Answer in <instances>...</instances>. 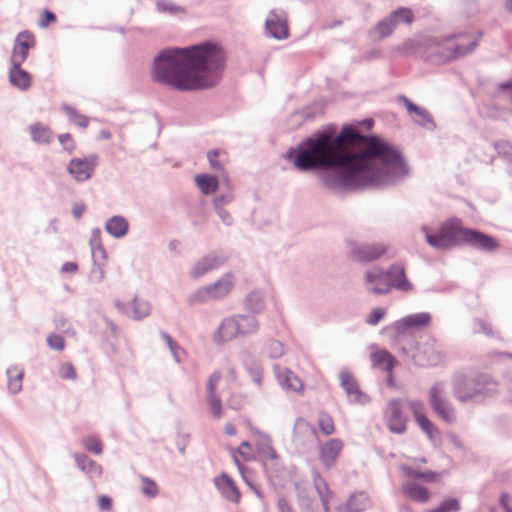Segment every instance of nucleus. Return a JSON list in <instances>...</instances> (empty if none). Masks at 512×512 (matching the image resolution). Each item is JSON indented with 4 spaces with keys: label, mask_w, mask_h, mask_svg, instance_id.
Returning a JSON list of instances; mask_svg holds the SVG:
<instances>
[{
    "label": "nucleus",
    "mask_w": 512,
    "mask_h": 512,
    "mask_svg": "<svg viewBox=\"0 0 512 512\" xmlns=\"http://www.w3.org/2000/svg\"><path fill=\"white\" fill-rule=\"evenodd\" d=\"M293 163L301 171L337 168L340 186L361 188L385 184L403 160L388 142L348 127L335 137L322 133L308 139L298 147Z\"/></svg>",
    "instance_id": "obj_1"
},
{
    "label": "nucleus",
    "mask_w": 512,
    "mask_h": 512,
    "mask_svg": "<svg viewBox=\"0 0 512 512\" xmlns=\"http://www.w3.org/2000/svg\"><path fill=\"white\" fill-rule=\"evenodd\" d=\"M224 64L225 54L216 45L169 48L154 59L151 77L179 91L207 89L217 84Z\"/></svg>",
    "instance_id": "obj_2"
},
{
    "label": "nucleus",
    "mask_w": 512,
    "mask_h": 512,
    "mask_svg": "<svg viewBox=\"0 0 512 512\" xmlns=\"http://www.w3.org/2000/svg\"><path fill=\"white\" fill-rule=\"evenodd\" d=\"M465 229L460 219L450 218L440 226L436 234H430L426 227L423 232L430 246L445 249L463 243Z\"/></svg>",
    "instance_id": "obj_3"
},
{
    "label": "nucleus",
    "mask_w": 512,
    "mask_h": 512,
    "mask_svg": "<svg viewBox=\"0 0 512 512\" xmlns=\"http://www.w3.org/2000/svg\"><path fill=\"white\" fill-rule=\"evenodd\" d=\"M234 287V277L232 274H225L214 284L199 289L194 295L195 301L216 300L227 296Z\"/></svg>",
    "instance_id": "obj_4"
},
{
    "label": "nucleus",
    "mask_w": 512,
    "mask_h": 512,
    "mask_svg": "<svg viewBox=\"0 0 512 512\" xmlns=\"http://www.w3.org/2000/svg\"><path fill=\"white\" fill-rule=\"evenodd\" d=\"M429 401L432 409L443 421L452 423L456 419V411L444 396L441 384H435L429 391Z\"/></svg>",
    "instance_id": "obj_5"
},
{
    "label": "nucleus",
    "mask_w": 512,
    "mask_h": 512,
    "mask_svg": "<svg viewBox=\"0 0 512 512\" xmlns=\"http://www.w3.org/2000/svg\"><path fill=\"white\" fill-rule=\"evenodd\" d=\"M384 420L392 433L403 434L406 431L407 419L402 413V402L400 399L389 401L384 412Z\"/></svg>",
    "instance_id": "obj_6"
},
{
    "label": "nucleus",
    "mask_w": 512,
    "mask_h": 512,
    "mask_svg": "<svg viewBox=\"0 0 512 512\" xmlns=\"http://www.w3.org/2000/svg\"><path fill=\"white\" fill-rule=\"evenodd\" d=\"M36 44L34 35L29 31H23L16 37L13 52L11 55V63L21 65L28 56L29 49Z\"/></svg>",
    "instance_id": "obj_7"
},
{
    "label": "nucleus",
    "mask_w": 512,
    "mask_h": 512,
    "mask_svg": "<svg viewBox=\"0 0 512 512\" xmlns=\"http://www.w3.org/2000/svg\"><path fill=\"white\" fill-rule=\"evenodd\" d=\"M366 284L371 292L375 294H387L391 291V283L388 278V270L384 271L374 267L365 274Z\"/></svg>",
    "instance_id": "obj_8"
},
{
    "label": "nucleus",
    "mask_w": 512,
    "mask_h": 512,
    "mask_svg": "<svg viewBox=\"0 0 512 512\" xmlns=\"http://www.w3.org/2000/svg\"><path fill=\"white\" fill-rule=\"evenodd\" d=\"M431 315L429 313L411 314L396 321L392 325V329L398 334H404L411 329L424 328L429 326Z\"/></svg>",
    "instance_id": "obj_9"
},
{
    "label": "nucleus",
    "mask_w": 512,
    "mask_h": 512,
    "mask_svg": "<svg viewBox=\"0 0 512 512\" xmlns=\"http://www.w3.org/2000/svg\"><path fill=\"white\" fill-rule=\"evenodd\" d=\"M343 446V441L338 438L330 439L319 446V458L326 468L334 466Z\"/></svg>",
    "instance_id": "obj_10"
},
{
    "label": "nucleus",
    "mask_w": 512,
    "mask_h": 512,
    "mask_svg": "<svg viewBox=\"0 0 512 512\" xmlns=\"http://www.w3.org/2000/svg\"><path fill=\"white\" fill-rule=\"evenodd\" d=\"M463 241V243H468L485 251H493L498 248V242L495 238L474 229H465Z\"/></svg>",
    "instance_id": "obj_11"
},
{
    "label": "nucleus",
    "mask_w": 512,
    "mask_h": 512,
    "mask_svg": "<svg viewBox=\"0 0 512 512\" xmlns=\"http://www.w3.org/2000/svg\"><path fill=\"white\" fill-rule=\"evenodd\" d=\"M95 158H74L69 162L68 172L76 181L88 180L94 171Z\"/></svg>",
    "instance_id": "obj_12"
},
{
    "label": "nucleus",
    "mask_w": 512,
    "mask_h": 512,
    "mask_svg": "<svg viewBox=\"0 0 512 512\" xmlns=\"http://www.w3.org/2000/svg\"><path fill=\"white\" fill-rule=\"evenodd\" d=\"M221 379L220 372L216 371L211 374L207 381V390H208V407L210 410V413L213 415V417L219 419L222 417V406H221V400L219 396L217 395V386Z\"/></svg>",
    "instance_id": "obj_13"
},
{
    "label": "nucleus",
    "mask_w": 512,
    "mask_h": 512,
    "mask_svg": "<svg viewBox=\"0 0 512 512\" xmlns=\"http://www.w3.org/2000/svg\"><path fill=\"white\" fill-rule=\"evenodd\" d=\"M481 392L482 390L474 381L467 380L463 376H457L454 379V394L461 402L469 401Z\"/></svg>",
    "instance_id": "obj_14"
},
{
    "label": "nucleus",
    "mask_w": 512,
    "mask_h": 512,
    "mask_svg": "<svg viewBox=\"0 0 512 512\" xmlns=\"http://www.w3.org/2000/svg\"><path fill=\"white\" fill-rule=\"evenodd\" d=\"M476 46V40L471 35H461L455 39L449 40L448 48L453 50L447 57L456 58L465 55L469 51L473 50Z\"/></svg>",
    "instance_id": "obj_15"
},
{
    "label": "nucleus",
    "mask_w": 512,
    "mask_h": 512,
    "mask_svg": "<svg viewBox=\"0 0 512 512\" xmlns=\"http://www.w3.org/2000/svg\"><path fill=\"white\" fill-rule=\"evenodd\" d=\"M340 381L341 386L347 392L351 400L358 403H365L368 401V396L359 390L358 384L352 374L349 372H341Z\"/></svg>",
    "instance_id": "obj_16"
},
{
    "label": "nucleus",
    "mask_w": 512,
    "mask_h": 512,
    "mask_svg": "<svg viewBox=\"0 0 512 512\" xmlns=\"http://www.w3.org/2000/svg\"><path fill=\"white\" fill-rule=\"evenodd\" d=\"M237 327L233 317L224 319L214 335V340L218 344H223L235 339L239 336Z\"/></svg>",
    "instance_id": "obj_17"
},
{
    "label": "nucleus",
    "mask_w": 512,
    "mask_h": 512,
    "mask_svg": "<svg viewBox=\"0 0 512 512\" xmlns=\"http://www.w3.org/2000/svg\"><path fill=\"white\" fill-rule=\"evenodd\" d=\"M388 278L391 289L395 288L405 292L412 290V284L406 278L405 269L402 265H392L388 270Z\"/></svg>",
    "instance_id": "obj_18"
},
{
    "label": "nucleus",
    "mask_w": 512,
    "mask_h": 512,
    "mask_svg": "<svg viewBox=\"0 0 512 512\" xmlns=\"http://www.w3.org/2000/svg\"><path fill=\"white\" fill-rule=\"evenodd\" d=\"M215 485L226 499L235 503L239 502L241 494L234 481L229 476L222 474L217 477L215 479Z\"/></svg>",
    "instance_id": "obj_19"
},
{
    "label": "nucleus",
    "mask_w": 512,
    "mask_h": 512,
    "mask_svg": "<svg viewBox=\"0 0 512 512\" xmlns=\"http://www.w3.org/2000/svg\"><path fill=\"white\" fill-rule=\"evenodd\" d=\"M223 263V259L218 256H206L200 259L192 268L191 276L199 278L204 274L218 268Z\"/></svg>",
    "instance_id": "obj_20"
},
{
    "label": "nucleus",
    "mask_w": 512,
    "mask_h": 512,
    "mask_svg": "<svg viewBox=\"0 0 512 512\" xmlns=\"http://www.w3.org/2000/svg\"><path fill=\"white\" fill-rule=\"evenodd\" d=\"M415 362L420 366H433L440 361V355L432 344L424 345L414 356Z\"/></svg>",
    "instance_id": "obj_21"
},
{
    "label": "nucleus",
    "mask_w": 512,
    "mask_h": 512,
    "mask_svg": "<svg viewBox=\"0 0 512 512\" xmlns=\"http://www.w3.org/2000/svg\"><path fill=\"white\" fill-rule=\"evenodd\" d=\"M370 498L365 492L352 494L345 505L341 508L343 512H362L370 506Z\"/></svg>",
    "instance_id": "obj_22"
},
{
    "label": "nucleus",
    "mask_w": 512,
    "mask_h": 512,
    "mask_svg": "<svg viewBox=\"0 0 512 512\" xmlns=\"http://www.w3.org/2000/svg\"><path fill=\"white\" fill-rule=\"evenodd\" d=\"M402 492L407 498L419 503H426L430 499L429 491L415 482L405 483L402 486Z\"/></svg>",
    "instance_id": "obj_23"
},
{
    "label": "nucleus",
    "mask_w": 512,
    "mask_h": 512,
    "mask_svg": "<svg viewBox=\"0 0 512 512\" xmlns=\"http://www.w3.org/2000/svg\"><path fill=\"white\" fill-rule=\"evenodd\" d=\"M277 378L282 386L286 390L293 392H300L303 390L302 381L289 369H282L277 372Z\"/></svg>",
    "instance_id": "obj_24"
},
{
    "label": "nucleus",
    "mask_w": 512,
    "mask_h": 512,
    "mask_svg": "<svg viewBox=\"0 0 512 512\" xmlns=\"http://www.w3.org/2000/svg\"><path fill=\"white\" fill-rule=\"evenodd\" d=\"M9 80L13 86L20 90H26L31 85V75L16 64H12L9 71Z\"/></svg>",
    "instance_id": "obj_25"
},
{
    "label": "nucleus",
    "mask_w": 512,
    "mask_h": 512,
    "mask_svg": "<svg viewBox=\"0 0 512 512\" xmlns=\"http://www.w3.org/2000/svg\"><path fill=\"white\" fill-rule=\"evenodd\" d=\"M387 251L384 244H372L360 248L356 255L359 261H374L383 256Z\"/></svg>",
    "instance_id": "obj_26"
},
{
    "label": "nucleus",
    "mask_w": 512,
    "mask_h": 512,
    "mask_svg": "<svg viewBox=\"0 0 512 512\" xmlns=\"http://www.w3.org/2000/svg\"><path fill=\"white\" fill-rule=\"evenodd\" d=\"M371 361L374 367L391 371L396 364L395 358L386 350H377L371 354Z\"/></svg>",
    "instance_id": "obj_27"
},
{
    "label": "nucleus",
    "mask_w": 512,
    "mask_h": 512,
    "mask_svg": "<svg viewBox=\"0 0 512 512\" xmlns=\"http://www.w3.org/2000/svg\"><path fill=\"white\" fill-rule=\"evenodd\" d=\"M233 318L236 320L239 336L248 335L258 330V322L252 315H237Z\"/></svg>",
    "instance_id": "obj_28"
},
{
    "label": "nucleus",
    "mask_w": 512,
    "mask_h": 512,
    "mask_svg": "<svg viewBox=\"0 0 512 512\" xmlns=\"http://www.w3.org/2000/svg\"><path fill=\"white\" fill-rule=\"evenodd\" d=\"M75 459L78 467L86 474L94 478L101 477L103 470L100 464L89 459L86 455H76Z\"/></svg>",
    "instance_id": "obj_29"
},
{
    "label": "nucleus",
    "mask_w": 512,
    "mask_h": 512,
    "mask_svg": "<svg viewBox=\"0 0 512 512\" xmlns=\"http://www.w3.org/2000/svg\"><path fill=\"white\" fill-rule=\"evenodd\" d=\"M24 371L21 367L14 365L7 369L8 389L12 393H18L22 389Z\"/></svg>",
    "instance_id": "obj_30"
},
{
    "label": "nucleus",
    "mask_w": 512,
    "mask_h": 512,
    "mask_svg": "<svg viewBox=\"0 0 512 512\" xmlns=\"http://www.w3.org/2000/svg\"><path fill=\"white\" fill-rule=\"evenodd\" d=\"M194 180L202 193L206 195L214 193L219 185L217 178L209 174H198Z\"/></svg>",
    "instance_id": "obj_31"
},
{
    "label": "nucleus",
    "mask_w": 512,
    "mask_h": 512,
    "mask_svg": "<svg viewBox=\"0 0 512 512\" xmlns=\"http://www.w3.org/2000/svg\"><path fill=\"white\" fill-rule=\"evenodd\" d=\"M105 227L109 234L119 238L127 233L128 223L123 217L115 216L107 221Z\"/></svg>",
    "instance_id": "obj_32"
},
{
    "label": "nucleus",
    "mask_w": 512,
    "mask_h": 512,
    "mask_svg": "<svg viewBox=\"0 0 512 512\" xmlns=\"http://www.w3.org/2000/svg\"><path fill=\"white\" fill-rule=\"evenodd\" d=\"M235 464L241 469V461H250L253 459V449L250 443L243 441L236 450L231 451Z\"/></svg>",
    "instance_id": "obj_33"
},
{
    "label": "nucleus",
    "mask_w": 512,
    "mask_h": 512,
    "mask_svg": "<svg viewBox=\"0 0 512 512\" xmlns=\"http://www.w3.org/2000/svg\"><path fill=\"white\" fill-rule=\"evenodd\" d=\"M396 20H393L391 15L379 22L372 30V33L374 34L375 38L382 39L384 37H387L391 35L396 28Z\"/></svg>",
    "instance_id": "obj_34"
},
{
    "label": "nucleus",
    "mask_w": 512,
    "mask_h": 512,
    "mask_svg": "<svg viewBox=\"0 0 512 512\" xmlns=\"http://www.w3.org/2000/svg\"><path fill=\"white\" fill-rule=\"evenodd\" d=\"M402 470L407 477L420 478L427 482L437 483L440 481L441 478V474L433 471L421 472L408 466H403Z\"/></svg>",
    "instance_id": "obj_35"
},
{
    "label": "nucleus",
    "mask_w": 512,
    "mask_h": 512,
    "mask_svg": "<svg viewBox=\"0 0 512 512\" xmlns=\"http://www.w3.org/2000/svg\"><path fill=\"white\" fill-rule=\"evenodd\" d=\"M267 31L277 39H284L288 36V27L281 20L268 19L266 21Z\"/></svg>",
    "instance_id": "obj_36"
},
{
    "label": "nucleus",
    "mask_w": 512,
    "mask_h": 512,
    "mask_svg": "<svg viewBox=\"0 0 512 512\" xmlns=\"http://www.w3.org/2000/svg\"><path fill=\"white\" fill-rule=\"evenodd\" d=\"M150 312V306L149 304L138 297H135L132 300V303L130 305V310L128 313H130L135 319H142L146 317Z\"/></svg>",
    "instance_id": "obj_37"
},
{
    "label": "nucleus",
    "mask_w": 512,
    "mask_h": 512,
    "mask_svg": "<svg viewBox=\"0 0 512 512\" xmlns=\"http://www.w3.org/2000/svg\"><path fill=\"white\" fill-rule=\"evenodd\" d=\"M318 427L325 436H330L336 431L333 417L324 411L320 412L318 415Z\"/></svg>",
    "instance_id": "obj_38"
},
{
    "label": "nucleus",
    "mask_w": 512,
    "mask_h": 512,
    "mask_svg": "<svg viewBox=\"0 0 512 512\" xmlns=\"http://www.w3.org/2000/svg\"><path fill=\"white\" fill-rule=\"evenodd\" d=\"M62 110L65 112L69 121L80 128H87L90 120L87 116L80 114L74 108L70 106H63Z\"/></svg>",
    "instance_id": "obj_39"
},
{
    "label": "nucleus",
    "mask_w": 512,
    "mask_h": 512,
    "mask_svg": "<svg viewBox=\"0 0 512 512\" xmlns=\"http://www.w3.org/2000/svg\"><path fill=\"white\" fill-rule=\"evenodd\" d=\"M30 132L33 140L36 142L49 143L52 138L51 131L40 124L32 125Z\"/></svg>",
    "instance_id": "obj_40"
},
{
    "label": "nucleus",
    "mask_w": 512,
    "mask_h": 512,
    "mask_svg": "<svg viewBox=\"0 0 512 512\" xmlns=\"http://www.w3.org/2000/svg\"><path fill=\"white\" fill-rule=\"evenodd\" d=\"M257 452L260 459L264 462L276 461L279 457L275 449L268 441L257 445Z\"/></svg>",
    "instance_id": "obj_41"
},
{
    "label": "nucleus",
    "mask_w": 512,
    "mask_h": 512,
    "mask_svg": "<svg viewBox=\"0 0 512 512\" xmlns=\"http://www.w3.org/2000/svg\"><path fill=\"white\" fill-rule=\"evenodd\" d=\"M402 100L406 106V109L407 111L410 113V114H415L416 115V118L415 120L418 121V122H422V121H427L429 120V113L424 110V109H421L420 107H418L417 105H415L414 103H412L408 98L406 97H402Z\"/></svg>",
    "instance_id": "obj_42"
},
{
    "label": "nucleus",
    "mask_w": 512,
    "mask_h": 512,
    "mask_svg": "<svg viewBox=\"0 0 512 512\" xmlns=\"http://www.w3.org/2000/svg\"><path fill=\"white\" fill-rule=\"evenodd\" d=\"M391 17L393 20H396V25L398 23H406L411 24L414 20V14L413 11L406 7H401L392 12Z\"/></svg>",
    "instance_id": "obj_43"
},
{
    "label": "nucleus",
    "mask_w": 512,
    "mask_h": 512,
    "mask_svg": "<svg viewBox=\"0 0 512 512\" xmlns=\"http://www.w3.org/2000/svg\"><path fill=\"white\" fill-rule=\"evenodd\" d=\"M460 510L459 501L455 498H448L443 500L439 506L427 512H457Z\"/></svg>",
    "instance_id": "obj_44"
},
{
    "label": "nucleus",
    "mask_w": 512,
    "mask_h": 512,
    "mask_svg": "<svg viewBox=\"0 0 512 512\" xmlns=\"http://www.w3.org/2000/svg\"><path fill=\"white\" fill-rule=\"evenodd\" d=\"M309 433L311 435H316V431L313 426L304 419H298L294 426V437L297 440L301 439L302 434Z\"/></svg>",
    "instance_id": "obj_45"
},
{
    "label": "nucleus",
    "mask_w": 512,
    "mask_h": 512,
    "mask_svg": "<svg viewBox=\"0 0 512 512\" xmlns=\"http://www.w3.org/2000/svg\"><path fill=\"white\" fill-rule=\"evenodd\" d=\"M141 490L146 496L153 498L158 493V486L154 480L148 477H141Z\"/></svg>",
    "instance_id": "obj_46"
},
{
    "label": "nucleus",
    "mask_w": 512,
    "mask_h": 512,
    "mask_svg": "<svg viewBox=\"0 0 512 512\" xmlns=\"http://www.w3.org/2000/svg\"><path fill=\"white\" fill-rule=\"evenodd\" d=\"M58 373L64 380H75L77 378V371L74 365L70 362L62 363L59 367Z\"/></svg>",
    "instance_id": "obj_47"
},
{
    "label": "nucleus",
    "mask_w": 512,
    "mask_h": 512,
    "mask_svg": "<svg viewBox=\"0 0 512 512\" xmlns=\"http://www.w3.org/2000/svg\"><path fill=\"white\" fill-rule=\"evenodd\" d=\"M82 443L86 450H88L94 454H97V455L102 453L103 446H102L101 441L98 438L89 436V437L84 438L82 440Z\"/></svg>",
    "instance_id": "obj_48"
},
{
    "label": "nucleus",
    "mask_w": 512,
    "mask_h": 512,
    "mask_svg": "<svg viewBox=\"0 0 512 512\" xmlns=\"http://www.w3.org/2000/svg\"><path fill=\"white\" fill-rule=\"evenodd\" d=\"M48 346L56 351H63L65 348V340L61 335L51 333L47 337Z\"/></svg>",
    "instance_id": "obj_49"
},
{
    "label": "nucleus",
    "mask_w": 512,
    "mask_h": 512,
    "mask_svg": "<svg viewBox=\"0 0 512 512\" xmlns=\"http://www.w3.org/2000/svg\"><path fill=\"white\" fill-rule=\"evenodd\" d=\"M226 153L224 151H221V150H213L211 152L208 153V160H209V163L212 167V169L214 170H221L222 167H223V162L222 160L220 159L221 156H225Z\"/></svg>",
    "instance_id": "obj_50"
},
{
    "label": "nucleus",
    "mask_w": 512,
    "mask_h": 512,
    "mask_svg": "<svg viewBox=\"0 0 512 512\" xmlns=\"http://www.w3.org/2000/svg\"><path fill=\"white\" fill-rule=\"evenodd\" d=\"M385 314H386L385 309L380 308V307L374 308L367 318V323L370 325H376L383 319Z\"/></svg>",
    "instance_id": "obj_51"
},
{
    "label": "nucleus",
    "mask_w": 512,
    "mask_h": 512,
    "mask_svg": "<svg viewBox=\"0 0 512 512\" xmlns=\"http://www.w3.org/2000/svg\"><path fill=\"white\" fill-rule=\"evenodd\" d=\"M58 139H59V142L61 143V145L64 147V149H66L70 153L74 150L75 143H74V140H73L71 134H69V133L60 134L58 136Z\"/></svg>",
    "instance_id": "obj_52"
},
{
    "label": "nucleus",
    "mask_w": 512,
    "mask_h": 512,
    "mask_svg": "<svg viewBox=\"0 0 512 512\" xmlns=\"http://www.w3.org/2000/svg\"><path fill=\"white\" fill-rule=\"evenodd\" d=\"M421 429L428 434L430 437L432 436L433 424L428 419V417L424 414L415 419Z\"/></svg>",
    "instance_id": "obj_53"
},
{
    "label": "nucleus",
    "mask_w": 512,
    "mask_h": 512,
    "mask_svg": "<svg viewBox=\"0 0 512 512\" xmlns=\"http://www.w3.org/2000/svg\"><path fill=\"white\" fill-rule=\"evenodd\" d=\"M91 245L93 247V254L94 255L99 253L103 257H105V250H104V248L102 247V245L100 243V233L99 232H95L93 234V238L91 239Z\"/></svg>",
    "instance_id": "obj_54"
},
{
    "label": "nucleus",
    "mask_w": 512,
    "mask_h": 512,
    "mask_svg": "<svg viewBox=\"0 0 512 512\" xmlns=\"http://www.w3.org/2000/svg\"><path fill=\"white\" fill-rule=\"evenodd\" d=\"M157 7L162 12H170L172 14H177V13L183 12V9L180 8L179 6H175L173 4L166 3L164 1L158 2Z\"/></svg>",
    "instance_id": "obj_55"
},
{
    "label": "nucleus",
    "mask_w": 512,
    "mask_h": 512,
    "mask_svg": "<svg viewBox=\"0 0 512 512\" xmlns=\"http://www.w3.org/2000/svg\"><path fill=\"white\" fill-rule=\"evenodd\" d=\"M55 21H56V17L54 15V13H52L49 10H45L39 20V26L42 28H46L49 26L50 23L55 22Z\"/></svg>",
    "instance_id": "obj_56"
},
{
    "label": "nucleus",
    "mask_w": 512,
    "mask_h": 512,
    "mask_svg": "<svg viewBox=\"0 0 512 512\" xmlns=\"http://www.w3.org/2000/svg\"><path fill=\"white\" fill-rule=\"evenodd\" d=\"M317 489L324 503H327L329 499L330 492L325 483H323L322 479L318 476V481L316 482Z\"/></svg>",
    "instance_id": "obj_57"
},
{
    "label": "nucleus",
    "mask_w": 512,
    "mask_h": 512,
    "mask_svg": "<svg viewBox=\"0 0 512 512\" xmlns=\"http://www.w3.org/2000/svg\"><path fill=\"white\" fill-rule=\"evenodd\" d=\"M228 405L233 409H240L244 405V397L241 395L233 394L228 399Z\"/></svg>",
    "instance_id": "obj_58"
},
{
    "label": "nucleus",
    "mask_w": 512,
    "mask_h": 512,
    "mask_svg": "<svg viewBox=\"0 0 512 512\" xmlns=\"http://www.w3.org/2000/svg\"><path fill=\"white\" fill-rule=\"evenodd\" d=\"M97 503L101 510L109 511L112 508V499L109 496H98Z\"/></svg>",
    "instance_id": "obj_59"
},
{
    "label": "nucleus",
    "mask_w": 512,
    "mask_h": 512,
    "mask_svg": "<svg viewBox=\"0 0 512 512\" xmlns=\"http://www.w3.org/2000/svg\"><path fill=\"white\" fill-rule=\"evenodd\" d=\"M409 406L414 414L415 419H417L419 416L424 415V407L421 402L411 401L409 403Z\"/></svg>",
    "instance_id": "obj_60"
},
{
    "label": "nucleus",
    "mask_w": 512,
    "mask_h": 512,
    "mask_svg": "<svg viewBox=\"0 0 512 512\" xmlns=\"http://www.w3.org/2000/svg\"><path fill=\"white\" fill-rule=\"evenodd\" d=\"M500 505L502 506L505 512H512V508L509 504V495L507 493L501 494Z\"/></svg>",
    "instance_id": "obj_61"
},
{
    "label": "nucleus",
    "mask_w": 512,
    "mask_h": 512,
    "mask_svg": "<svg viewBox=\"0 0 512 512\" xmlns=\"http://www.w3.org/2000/svg\"><path fill=\"white\" fill-rule=\"evenodd\" d=\"M86 207L83 203H75L74 206H73V215L79 219L81 218V216L83 215L84 211H85Z\"/></svg>",
    "instance_id": "obj_62"
},
{
    "label": "nucleus",
    "mask_w": 512,
    "mask_h": 512,
    "mask_svg": "<svg viewBox=\"0 0 512 512\" xmlns=\"http://www.w3.org/2000/svg\"><path fill=\"white\" fill-rule=\"evenodd\" d=\"M163 338L166 341L167 345L169 346L171 352L174 354L175 357H177V352H176L177 345H176V343H174L172 338L168 334H166V333H163Z\"/></svg>",
    "instance_id": "obj_63"
},
{
    "label": "nucleus",
    "mask_w": 512,
    "mask_h": 512,
    "mask_svg": "<svg viewBox=\"0 0 512 512\" xmlns=\"http://www.w3.org/2000/svg\"><path fill=\"white\" fill-rule=\"evenodd\" d=\"M78 269V266L76 263L74 262H66L63 266H62V270L64 272H69V273H75Z\"/></svg>",
    "instance_id": "obj_64"
}]
</instances>
